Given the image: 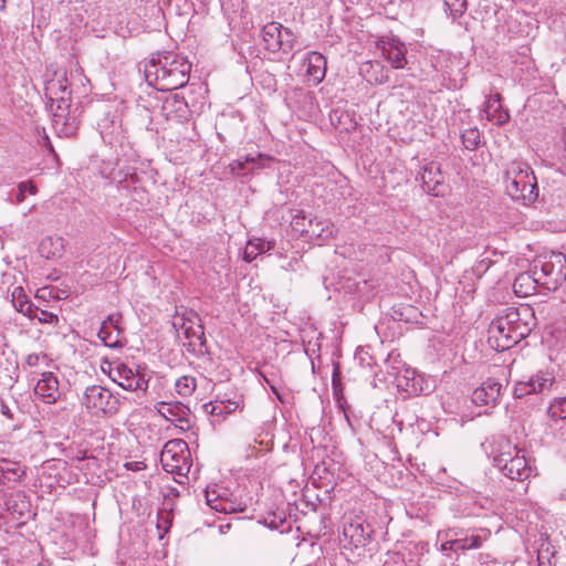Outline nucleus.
I'll use <instances>...</instances> for the list:
<instances>
[{"label":"nucleus","mask_w":566,"mask_h":566,"mask_svg":"<svg viewBox=\"0 0 566 566\" xmlns=\"http://www.w3.org/2000/svg\"><path fill=\"white\" fill-rule=\"evenodd\" d=\"M419 175L423 191L433 196L441 193L440 187L444 178L441 172L440 164L434 161L426 164Z\"/></svg>","instance_id":"obj_15"},{"label":"nucleus","mask_w":566,"mask_h":566,"mask_svg":"<svg viewBox=\"0 0 566 566\" xmlns=\"http://www.w3.org/2000/svg\"><path fill=\"white\" fill-rule=\"evenodd\" d=\"M158 413L167 421L175 422L181 430L191 428L190 409L180 401H159L156 405Z\"/></svg>","instance_id":"obj_11"},{"label":"nucleus","mask_w":566,"mask_h":566,"mask_svg":"<svg viewBox=\"0 0 566 566\" xmlns=\"http://www.w3.org/2000/svg\"><path fill=\"white\" fill-rule=\"evenodd\" d=\"M112 179L122 187V189H133L135 193L140 195L144 192L140 189L142 179L134 168H127L126 170H119L113 174Z\"/></svg>","instance_id":"obj_22"},{"label":"nucleus","mask_w":566,"mask_h":566,"mask_svg":"<svg viewBox=\"0 0 566 566\" xmlns=\"http://www.w3.org/2000/svg\"><path fill=\"white\" fill-rule=\"evenodd\" d=\"M24 474V467L20 462L9 461L2 458V484L4 480L19 482Z\"/></svg>","instance_id":"obj_28"},{"label":"nucleus","mask_w":566,"mask_h":566,"mask_svg":"<svg viewBox=\"0 0 566 566\" xmlns=\"http://www.w3.org/2000/svg\"><path fill=\"white\" fill-rule=\"evenodd\" d=\"M555 382L554 376L548 371L539 370L526 381H517L514 386L515 398H524L533 394L549 390Z\"/></svg>","instance_id":"obj_10"},{"label":"nucleus","mask_w":566,"mask_h":566,"mask_svg":"<svg viewBox=\"0 0 566 566\" xmlns=\"http://www.w3.org/2000/svg\"><path fill=\"white\" fill-rule=\"evenodd\" d=\"M501 95L499 93L491 95L486 101V114L489 117L496 118L499 124H504L509 120L510 116L506 112L501 111Z\"/></svg>","instance_id":"obj_29"},{"label":"nucleus","mask_w":566,"mask_h":566,"mask_svg":"<svg viewBox=\"0 0 566 566\" xmlns=\"http://www.w3.org/2000/svg\"><path fill=\"white\" fill-rule=\"evenodd\" d=\"M539 285L538 277H535L534 269L532 272L520 273L513 282V291L520 297H526L535 293Z\"/></svg>","instance_id":"obj_20"},{"label":"nucleus","mask_w":566,"mask_h":566,"mask_svg":"<svg viewBox=\"0 0 566 566\" xmlns=\"http://www.w3.org/2000/svg\"><path fill=\"white\" fill-rule=\"evenodd\" d=\"M280 31V40L282 41V49L280 51H282L283 53H289L293 50L295 45L296 36L289 28H284L282 24Z\"/></svg>","instance_id":"obj_36"},{"label":"nucleus","mask_w":566,"mask_h":566,"mask_svg":"<svg viewBox=\"0 0 566 566\" xmlns=\"http://www.w3.org/2000/svg\"><path fill=\"white\" fill-rule=\"evenodd\" d=\"M281 23L269 22L261 30L264 49L270 52H279L282 49Z\"/></svg>","instance_id":"obj_21"},{"label":"nucleus","mask_w":566,"mask_h":566,"mask_svg":"<svg viewBox=\"0 0 566 566\" xmlns=\"http://www.w3.org/2000/svg\"><path fill=\"white\" fill-rule=\"evenodd\" d=\"M440 549H441V552L459 549V542H458V539L447 541L441 544Z\"/></svg>","instance_id":"obj_50"},{"label":"nucleus","mask_w":566,"mask_h":566,"mask_svg":"<svg viewBox=\"0 0 566 566\" xmlns=\"http://www.w3.org/2000/svg\"><path fill=\"white\" fill-rule=\"evenodd\" d=\"M271 249L272 243L266 240L259 238L249 240L243 252V260L247 262H252L259 254Z\"/></svg>","instance_id":"obj_27"},{"label":"nucleus","mask_w":566,"mask_h":566,"mask_svg":"<svg viewBox=\"0 0 566 566\" xmlns=\"http://www.w3.org/2000/svg\"><path fill=\"white\" fill-rule=\"evenodd\" d=\"M223 503H226V500L220 499V496H218V502H214L213 504H211L210 507L212 510L221 513V507L223 506Z\"/></svg>","instance_id":"obj_53"},{"label":"nucleus","mask_w":566,"mask_h":566,"mask_svg":"<svg viewBox=\"0 0 566 566\" xmlns=\"http://www.w3.org/2000/svg\"><path fill=\"white\" fill-rule=\"evenodd\" d=\"M370 526L353 521L344 526L343 534L355 547L365 546L370 536Z\"/></svg>","instance_id":"obj_19"},{"label":"nucleus","mask_w":566,"mask_h":566,"mask_svg":"<svg viewBox=\"0 0 566 566\" xmlns=\"http://www.w3.org/2000/svg\"><path fill=\"white\" fill-rule=\"evenodd\" d=\"M7 511L10 514H18L22 516L24 512L28 510V502L24 500V496L18 494L15 499H9L6 501Z\"/></svg>","instance_id":"obj_33"},{"label":"nucleus","mask_w":566,"mask_h":566,"mask_svg":"<svg viewBox=\"0 0 566 566\" xmlns=\"http://www.w3.org/2000/svg\"><path fill=\"white\" fill-rule=\"evenodd\" d=\"M41 361H48V356L44 355V354H30L28 357H27V364L29 366H36L39 365Z\"/></svg>","instance_id":"obj_43"},{"label":"nucleus","mask_w":566,"mask_h":566,"mask_svg":"<svg viewBox=\"0 0 566 566\" xmlns=\"http://www.w3.org/2000/svg\"><path fill=\"white\" fill-rule=\"evenodd\" d=\"M175 388L179 396L189 397L197 388L196 378L188 375L181 376L176 380Z\"/></svg>","instance_id":"obj_31"},{"label":"nucleus","mask_w":566,"mask_h":566,"mask_svg":"<svg viewBox=\"0 0 566 566\" xmlns=\"http://www.w3.org/2000/svg\"><path fill=\"white\" fill-rule=\"evenodd\" d=\"M226 403L224 401H220V402H210V403H206L205 405V409L207 412H209L210 415H213V416H222L226 413Z\"/></svg>","instance_id":"obj_39"},{"label":"nucleus","mask_w":566,"mask_h":566,"mask_svg":"<svg viewBox=\"0 0 566 566\" xmlns=\"http://www.w3.org/2000/svg\"><path fill=\"white\" fill-rule=\"evenodd\" d=\"M306 74L315 85L319 84L326 74V59L319 52H310L305 59Z\"/></svg>","instance_id":"obj_18"},{"label":"nucleus","mask_w":566,"mask_h":566,"mask_svg":"<svg viewBox=\"0 0 566 566\" xmlns=\"http://www.w3.org/2000/svg\"><path fill=\"white\" fill-rule=\"evenodd\" d=\"M4 1H6V0H2V9L4 8Z\"/></svg>","instance_id":"obj_60"},{"label":"nucleus","mask_w":566,"mask_h":566,"mask_svg":"<svg viewBox=\"0 0 566 566\" xmlns=\"http://www.w3.org/2000/svg\"><path fill=\"white\" fill-rule=\"evenodd\" d=\"M506 192L513 200L531 205L538 198L537 180L530 165L513 160L506 168Z\"/></svg>","instance_id":"obj_4"},{"label":"nucleus","mask_w":566,"mask_h":566,"mask_svg":"<svg viewBox=\"0 0 566 566\" xmlns=\"http://www.w3.org/2000/svg\"><path fill=\"white\" fill-rule=\"evenodd\" d=\"M191 314H197L193 311H186L181 316L177 314L176 321L174 322V326H180V323H186V325H195L193 317Z\"/></svg>","instance_id":"obj_40"},{"label":"nucleus","mask_w":566,"mask_h":566,"mask_svg":"<svg viewBox=\"0 0 566 566\" xmlns=\"http://www.w3.org/2000/svg\"><path fill=\"white\" fill-rule=\"evenodd\" d=\"M461 139L468 150H475L480 144V132L475 127L465 129L461 135Z\"/></svg>","instance_id":"obj_34"},{"label":"nucleus","mask_w":566,"mask_h":566,"mask_svg":"<svg viewBox=\"0 0 566 566\" xmlns=\"http://www.w3.org/2000/svg\"><path fill=\"white\" fill-rule=\"evenodd\" d=\"M39 144H41L42 146L48 148L50 150V153L54 154L53 146L51 144V140H50L45 129H42V132L40 133Z\"/></svg>","instance_id":"obj_45"},{"label":"nucleus","mask_w":566,"mask_h":566,"mask_svg":"<svg viewBox=\"0 0 566 566\" xmlns=\"http://www.w3.org/2000/svg\"><path fill=\"white\" fill-rule=\"evenodd\" d=\"M227 408H226V413H230L232 411H234L238 407V403L237 402H231V401H228V403H226Z\"/></svg>","instance_id":"obj_55"},{"label":"nucleus","mask_w":566,"mask_h":566,"mask_svg":"<svg viewBox=\"0 0 566 566\" xmlns=\"http://www.w3.org/2000/svg\"><path fill=\"white\" fill-rule=\"evenodd\" d=\"M124 467L130 471H142L146 469V464L143 461L126 462Z\"/></svg>","instance_id":"obj_48"},{"label":"nucleus","mask_w":566,"mask_h":566,"mask_svg":"<svg viewBox=\"0 0 566 566\" xmlns=\"http://www.w3.org/2000/svg\"><path fill=\"white\" fill-rule=\"evenodd\" d=\"M261 376L264 379V381L269 385L271 391L275 395V397L281 402H283V396H282L281 391L279 390V388L276 387V385L270 378H268L263 373H261Z\"/></svg>","instance_id":"obj_44"},{"label":"nucleus","mask_w":566,"mask_h":566,"mask_svg":"<svg viewBox=\"0 0 566 566\" xmlns=\"http://www.w3.org/2000/svg\"><path fill=\"white\" fill-rule=\"evenodd\" d=\"M163 111L167 118L175 119L177 122L188 120L190 116L188 103L178 94H174L166 98L163 105Z\"/></svg>","instance_id":"obj_17"},{"label":"nucleus","mask_w":566,"mask_h":566,"mask_svg":"<svg viewBox=\"0 0 566 566\" xmlns=\"http://www.w3.org/2000/svg\"><path fill=\"white\" fill-rule=\"evenodd\" d=\"M71 460H76V461H84L86 459H93L95 460L94 457H88L87 455V452L86 450H76L74 452H72V455H69Z\"/></svg>","instance_id":"obj_46"},{"label":"nucleus","mask_w":566,"mask_h":566,"mask_svg":"<svg viewBox=\"0 0 566 566\" xmlns=\"http://www.w3.org/2000/svg\"><path fill=\"white\" fill-rule=\"evenodd\" d=\"M263 157L261 155L251 156L247 155L243 160L237 159L230 164V168L233 172L237 174H248L249 171H253L254 169H260L263 167Z\"/></svg>","instance_id":"obj_26"},{"label":"nucleus","mask_w":566,"mask_h":566,"mask_svg":"<svg viewBox=\"0 0 566 566\" xmlns=\"http://www.w3.org/2000/svg\"><path fill=\"white\" fill-rule=\"evenodd\" d=\"M44 94L53 114L54 127L60 135L72 136L78 128L75 111H72V92L65 72L56 71L45 81Z\"/></svg>","instance_id":"obj_3"},{"label":"nucleus","mask_w":566,"mask_h":566,"mask_svg":"<svg viewBox=\"0 0 566 566\" xmlns=\"http://www.w3.org/2000/svg\"><path fill=\"white\" fill-rule=\"evenodd\" d=\"M191 316L195 318V325H186V323H180V328L184 331L185 337L189 339L190 345L195 346L196 342H198L199 346H203L206 344V337L201 318L198 314H191Z\"/></svg>","instance_id":"obj_23"},{"label":"nucleus","mask_w":566,"mask_h":566,"mask_svg":"<svg viewBox=\"0 0 566 566\" xmlns=\"http://www.w3.org/2000/svg\"><path fill=\"white\" fill-rule=\"evenodd\" d=\"M122 367H126V364L119 363L116 366L109 368V377L118 385L123 379Z\"/></svg>","instance_id":"obj_41"},{"label":"nucleus","mask_w":566,"mask_h":566,"mask_svg":"<svg viewBox=\"0 0 566 566\" xmlns=\"http://www.w3.org/2000/svg\"><path fill=\"white\" fill-rule=\"evenodd\" d=\"M230 528H231V523H224V524L222 523L219 525V532L221 534H227L230 531Z\"/></svg>","instance_id":"obj_54"},{"label":"nucleus","mask_w":566,"mask_h":566,"mask_svg":"<svg viewBox=\"0 0 566 566\" xmlns=\"http://www.w3.org/2000/svg\"><path fill=\"white\" fill-rule=\"evenodd\" d=\"M446 11H449L453 19L461 17L468 7L467 0H443Z\"/></svg>","instance_id":"obj_35"},{"label":"nucleus","mask_w":566,"mask_h":566,"mask_svg":"<svg viewBox=\"0 0 566 566\" xmlns=\"http://www.w3.org/2000/svg\"><path fill=\"white\" fill-rule=\"evenodd\" d=\"M238 511H243L241 507H237L233 502L226 500V503H223V506L221 507V513L230 514Z\"/></svg>","instance_id":"obj_47"},{"label":"nucleus","mask_w":566,"mask_h":566,"mask_svg":"<svg viewBox=\"0 0 566 566\" xmlns=\"http://www.w3.org/2000/svg\"><path fill=\"white\" fill-rule=\"evenodd\" d=\"M489 264H490V261H488V260H481V262H480V263H479V265H478V269H480V268H484V269L486 270V269H488V266H489Z\"/></svg>","instance_id":"obj_57"},{"label":"nucleus","mask_w":566,"mask_h":566,"mask_svg":"<svg viewBox=\"0 0 566 566\" xmlns=\"http://www.w3.org/2000/svg\"><path fill=\"white\" fill-rule=\"evenodd\" d=\"M493 463L511 480L524 481L532 475L533 469L527 462L524 451L512 444L507 439L500 438Z\"/></svg>","instance_id":"obj_5"},{"label":"nucleus","mask_w":566,"mask_h":566,"mask_svg":"<svg viewBox=\"0 0 566 566\" xmlns=\"http://www.w3.org/2000/svg\"><path fill=\"white\" fill-rule=\"evenodd\" d=\"M1 412H2V416H7L9 419L12 418V415L10 413L8 407L4 403H2Z\"/></svg>","instance_id":"obj_56"},{"label":"nucleus","mask_w":566,"mask_h":566,"mask_svg":"<svg viewBox=\"0 0 566 566\" xmlns=\"http://www.w3.org/2000/svg\"><path fill=\"white\" fill-rule=\"evenodd\" d=\"M120 319L122 315L115 314L109 315L103 321L97 335L105 346L112 348L122 347L123 331L120 328Z\"/></svg>","instance_id":"obj_12"},{"label":"nucleus","mask_w":566,"mask_h":566,"mask_svg":"<svg viewBox=\"0 0 566 566\" xmlns=\"http://www.w3.org/2000/svg\"><path fill=\"white\" fill-rule=\"evenodd\" d=\"M38 188L31 181H22L18 185L17 189L8 192L7 200L11 203H21L25 199V193L35 195Z\"/></svg>","instance_id":"obj_30"},{"label":"nucleus","mask_w":566,"mask_h":566,"mask_svg":"<svg viewBox=\"0 0 566 566\" xmlns=\"http://www.w3.org/2000/svg\"><path fill=\"white\" fill-rule=\"evenodd\" d=\"M34 394L45 403H54L60 398L59 380L52 371H44L34 387Z\"/></svg>","instance_id":"obj_14"},{"label":"nucleus","mask_w":566,"mask_h":566,"mask_svg":"<svg viewBox=\"0 0 566 566\" xmlns=\"http://www.w3.org/2000/svg\"><path fill=\"white\" fill-rule=\"evenodd\" d=\"M458 542L460 551L475 549L479 548L482 544V539L479 535H472L470 537L460 538L458 539Z\"/></svg>","instance_id":"obj_37"},{"label":"nucleus","mask_w":566,"mask_h":566,"mask_svg":"<svg viewBox=\"0 0 566 566\" xmlns=\"http://www.w3.org/2000/svg\"><path fill=\"white\" fill-rule=\"evenodd\" d=\"M191 63L172 51L158 52L145 64V78L158 91H174L189 82Z\"/></svg>","instance_id":"obj_2"},{"label":"nucleus","mask_w":566,"mask_h":566,"mask_svg":"<svg viewBox=\"0 0 566 566\" xmlns=\"http://www.w3.org/2000/svg\"><path fill=\"white\" fill-rule=\"evenodd\" d=\"M30 318H38L41 323H56L59 321L57 316L51 312L39 310L38 307H33L32 316Z\"/></svg>","instance_id":"obj_38"},{"label":"nucleus","mask_w":566,"mask_h":566,"mask_svg":"<svg viewBox=\"0 0 566 566\" xmlns=\"http://www.w3.org/2000/svg\"><path fill=\"white\" fill-rule=\"evenodd\" d=\"M64 249V240L61 237H46L39 247L40 253L45 259L61 256Z\"/></svg>","instance_id":"obj_24"},{"label":"nucleus","mask_w":566,"mask_h":566,"mask_svg":"<svg viewBox=\"0 0 566 566\" xmlns=\"http://www.w3.org/2000/svg\"><path fill=\"white\" fill-rule=\"evenodd\" d=\"M415 310L411 306L403 307L401 312H398V310H394V317L398 321H409L410 313H412Z\"/></svg>","instance_id":"obj_42"},{"label":"nucleus","mask_w":566,"mask_h":566,"mask_svg":"<svg viewBox=\"0 0 566 566\" xmlns=\"http://www.w3.org/2000/svg\"><path fill=\"white\" fill-rule=\"evenodd\" d=\"M533 269L539 285L555 291L566 281V255L562 252H552L549 256L536 260Z\"/></svg>","instance_id":"obj_6"},{"label":"nucleus","mask_w":566,"mask_h":566,"mask_svg":"<svg viewBox=\"0 0 566 566\" xmlns=\"http://www.w3.org/2000/svg\"><path fill=\"white\" fill-rule=\"evenodd\" d=\"M7 276H8V275H7L6 273H3V274H2V279H7ZM6 282H7V281L2 280V283H6Z\"/></svg>","instance_id":"obj_59"},{"label":"nucleus","mask_w":566,"mask_h":566,"mask_svg":"<svg viewBox=\"0 0 566 566\" xmlns=\"http://www.w3.org/2000/svg\"><path fill=\"white\" fill-rule=\"evenodd\" d=\"M535 326L532 307H506L491 322L489 342L497 352H504L526 338Z\"/></svg>","instance_id":"obj_1"},{"label":"nucleus","mask_w":566,"mask_h":566,"mask_svg":"<svg viewBox=\"0 0 566 566\" xmlns=\"http://www.w3.org/2000/svg\"><path fill=\"white\" fill-rule=\"evenodd\" d=\"M10 305L25 316H32L33 304L28 298L23 287L17 286L11 293Z\"/></svg>","instance_id":"obj_25"},{"label":"nucleus","mask_w":566,"mask_h":566,"mask_svg":"<svg viewBox=\"0 0 566 566\" xmlns=\"http://www.w3.org/2000/svg\"><path fill=\"white\" fill-rule=\"evenodd\" d=\"M12 384H13V377L12 376H9V380L8 381L2 379V386L12 387Z\"/></svg>","instance_id":"obj_58"},{"label":"nucleus","mask_w":566,"mask_h":566,"mask_svg":"<svg viewBox=\"0 0 566 566\" xmlns=\"http://www.w3.org/2000/svg\"><path fill=\"white\" fill-rule=\"evenodd\" d=\"M501 389L500 381L489 378L472 392V402L476 406L494 407L501 396Z\"/></svg>","instance_id":"obj_13"},{"label":"nucleus","mask_w":566,"mask_h":566,"mask_svg":"<svg viewBox=\"0 0 566 566\" xmlns=\"http://www.w3.org/2000/svg\"><path fill=\"white\" fill-rule=\"evenodd\" d=\"M82 403L93 413L103 412L109 416L116 413L119 407L118 399L111 390L96 385L86 388Z\"/></svg>","instance_id":"obj_8"},{"label":"nucleus","mask_w":566,"mask_h":566,"mask_svg":"<svg viewBox=\"0 0 566 566\" xmlns=\"http://www.w3.org/2000/svg\"><path fill=\"white\" fill-rule=\"evenodd\" d=\"M185 451L189 452L188 446L184 440H169L160 454V462L166 472L186 476L190 470L188 457Z\"/></svg>","instance_id":"obj_7"},{"label":"nucleus","mask_w":566,"mask_h":566,"mask_svg":"<svg viewBox=\"0 0 566 566\" xmlns=\"http://www.w3.org/2000/svg\"><path fill=\"white\" fill-rule=\"evenodd\" d=\"M205 496H206L207 504L210 506L214 502H218L219 494L214 490H212V491L206 490Z\"/></svg>","instance_id":"obj_51"},{"label":"nucleus","mask_w":566,"mask_h":566,"mask_svg":"<svg viewBox=\"0 0 566 566\" xmlns=\"http://www.w3.org/2000/svg\"><path fill=\"white\" fill-rule=\"evenodd\" d=\"M122 375L123 379L119 381V386L123 389L129 391L140 390L146 392L148 388V379H146L145 374L142 373L139 366H137V368H133L126 365V367H122Z\"/></svg>","instance_id":"obj_16"},{"label":"nucleus","mask_w":566,"mask_h":566,"mask_svg":"<svg viewBox=\"0 0 566 566\" xmlns=\"http://www.w3.org/2000/svg\"><path fill=\"white\" fill-rule=\"evenodd\" d=\"M332 384H333L334 390L336 391L337 390V386L340 384V371H339L338 366H336L334 368V370H333Z\"/></svg>","instance_id":"obj_52"},{"label":"nucleus","mask_w":566,"mask_h":566,"mask_svg":"<svg viewBox=\"0 0 566 566\" xmlns=\"http://www.w3.org/2000/svg\"><path fill=\"white\" fill-rule=\"evenodd\" d=\"M377 46L394 69H403L408 64L407 46L398 36L384 35L378 40Z\"/></svg>","instance_id":"obj_9"},{"label":"nucleus","mask_w":566,"mask_h":566,"mask_svg":"<svg viewBox=\"0 0 566 566\" xmlns=\"http://www.w3.org/2000/svg\"><path fill=\"white\" fill-rule=\"evenodd\" d=\"M312 234H315L325 240L333 235V228H329V227L322 228L321 231H316L315 229H312Z\"/></svg>","instance_id":"obj_49"},{"label":"nucleus","mask_w":566,"mask_h":566,"mask_svg":"<svg viewBox=\"0 0 566 566\" xmlns=\"http://www.w3.org/2000/svg\"><path fill=\"white\" fill-rule=\"evenodd\" d=\"M547 415L553 420L566 419V397L555 398L548 407Z\"/></svg>","instance_id":"obj_32"}]
</instances>
